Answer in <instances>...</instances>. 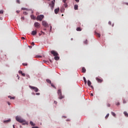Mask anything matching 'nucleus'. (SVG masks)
<instances>
[{"instance_id":"nucleus-1","label":"nucleus","mask_w":128,"mask_h":128,"mask_svg":"<svg viewBox=\"0 0 128 128\" xmlns=\"http://www.w3.org/2000/svg\"><path fill=\"white\" fill-rule=\"evenodd\" d=\"M16 120L17 122H20V124H22V122H26V121L24 119L21 118L20 117L18 116L16 117Z\"/></svg>"},{"instance_id":"nucleus-2","label":"nucleus","mask_w":128,"mask_h":128,"mask_svg":"<svg viewBox=\"0 0 128 128\" xmlns=\"http://www.w3.org/2000/svg\"><path fill=\"white\" fill-rule=\"evenodd\" d=\"M58 94L59 96L60 100H62L64 97L62 95V90L60 89L58 90Z\"/></svg>"},{"instance_id":"nucleus-3","label":"nucleus","mask_w":128,"mask_h":128,"mask_svg":"<svg viewBox=\"0 0 128 128\" xmlns=\"http://www.w3.org/2000/svg\"><path fill=\"white\" fill-rule=\"evenodd\" d=\"M44 18V15H38L37 16L36 20H40V22H42V20Z\"/></svg>"},{"instance_id":"nucleus-4","label":"nucleus","mask_w":128,"mask_h":128,"mask_svg":"<svg viewBox=\"0 0 128 128\" xmlns=\"http://www.w3.org/2000/svg\"><path fill=\"white\" fill-rule=\"evenodd\" d=\"M34 26L36 28H40V24L38 22H36L34 24Z\"/></svg>"},{"instance_id":"nucleus-5","label":"nucleus","mask_w":128,"mask_h":128,"mask_svg":"<svg viewBox=\"0 0 128 128\" xmlns=\"http://www.w3.org/2000/svg\"><path fill=\"white\" fill-rule=\"evenodd\" d=\"M30 86V88H31L32 90H34V92H38V88L30 86Z\"/></svg>"},{"instance_id":"nucleus-6","label":"nucleus","mask_w":128,"mask_h":128,"mask_svg":"<svg viewBox=\"0 0 128 128\" xmlns=\"http://www.w3.org/2000/svg\"><path fill=\"white\" fill-rule=\"evenodd\" d=\"M49 6L51 8L52 10H54V1H52V4H50Z\"/></svg>"},{"instance_id":"nucleus-7","label":"nucleus","mask_w":128,"mask_h":128,"mask_svg":"<svg viewBox=\"0 0 128 128\" xmlns=\"http://www.w3.org/2000/svg\"><path fill=\"white\" fill-rule=\"evenodd\" d=\"M51 54H53V56H58V54L54 50H52Z\"/></svg>"},{"instance_id":"nucleus-8","label":"nucleus","mask_w":128,"mask_h":128,"mask_svg":"<svg viewBox=\"0 0 128 128\" xmlns=\"http://www.w3.org/2000/svg\"><path fill=\"white\" fill-rule=\"evenodd\" d=\"M42 24L45 28H46V26H48V24L46 22V21H42Z\"/></svg>"},{"instance_id":"nucleus-9","label":"nucleus","mask_w":128,"mask_h":128,"mask_svg":"<svg viewBox=\"0 0 128 128\" xmlns=\"http://www.w3.org/2000/svg\"><path fill=\"white\" fill-rule=\"evenodd\" d=\"M58 12H60L59 8L54 10V13L56 14H58Z\"/></svg>"},{"instance_id":"nucleus-10","label":"nucleus","mask_w":128,"mask_h":128,"mask_svg":"<svg viewBox=\"0 0 128 128\" xmlns=\"http://www.w3.org/2000/svg\"><path fill=\"white\" fill-rule=\"evenodd\" d=\"M96 80H97V82H102V80L100 79V78H96Z\"/></svg>"},{"instance_id":"nucleus-11","label":"nucleus","mask_w":128,"mask_h":128,"mask_svg":"<svg viewBox=\"0 0 128 128\" xmlns=\"http://www.w3.org/2000/svg\"><path fill=\"white\" fill-rule=\"evenodd\" d=\"M32 36H36V30H33L32 32Z\"/></svg>"},{"instance_id":"nucleus-12","label":"nucleus","mask_w":128,"mask_h":128,"mask_svg":"<svg viewBox=\"0 0 128 128\" xmlns=\"http://www.w3.org/2000/svg\"><path fill=\"white\" fill-rule=\"evenodd\" d=\"M64 8L62 7L60 10V12H64Z\"/></svg>"},{"instance_id":"nucleus-13","label":"nucleus","mask_w":128,"mask_h":128,"mask_svg":"<svg viewBox=\"0 0 128 128\" xmlns=\"http://www.w3.org/2000/svg\"><path fill=\"white\" fill-rule=\"evenodd\" d=\"M55 60H60V57L58 56H55L54 58Z\"/></svg>"},{"instance_id":"nucleus-14","label":"nucleus","mask_w":128,"mask_h":128,"mask_svg":"<svg viewBox=\"0 0 128 128\" xmlns=\"http://www.w3.org/2000/svg\"><path fill=\"white\" fill-rule=\"evenodd\" d=\"M76 30H77V32H82V28H80V27H78L76 28Z\"/></svg>"},{"instance_id":"nucleus-15","label":"nucleus","mask_w":128,"mask_h":128,"mask_svg":"<svg viewBox=\"0 0 128 128\" xmlns=\"http://www.w3.org/2000/svg\"><path fill=\"white\" fill-rule=\"evenodd\" d=\"M90 84H92V82L90 80H88V86H90Z\"/></svg>"},{"instance_id":"nucleus-16","label":"nucleus","mask_w":128,"mask_h":128,"mask_svg":"<svg viewBox=\"0 0 128 128\" xmlns=\"http://www.w3.org/2000/svg\"><path fill=\"white\" fill-rule=\"evenodd\" d=\"M10 122V120L8 119V120H4V124H6V123H8V122Z\"/></svg>"},{"instance_id":"nucleus-17","label":"nucleus","mask_w":128,"mask_h":128,"mask_svg":"<svg viewBox=\"0 0 128 128\" xmlns=\"http://www.w3.org/2000/svg\"><path fill=\"white\" fill-rule=\"evenodd\" d=\"M86 72V68H84V67H83L82 68V72Z\"/></svg>"},{"instance_id":"nucleus-18","label":"nucleus","mask_w":128,"mask_h":128,"mask_svg":"<svg viewBox=\"0 0 128 128\" xmlns=\"http://www.w3.org/2000/svg\"><path fill=\"white\" fill-rule=\"evenodd\" d=\"M124 114L125 116H126V118H128V112H124Z\"/></svg>"},{"instance_id":"nucleus-19","label":"nucleus","mask_w":128,"mask_h":128,"mask_svg":"<svg viewBox=\"0 0 128 128\" xmlns=\"http://www.w3.org/2000/svg\"><path fill=\"white\" fill-rule=\"evenodd\" d=\"M95 34H96V36H98V38H100V34H98V33L96 32H95Z\"/></svg>"},{"instance_id":"nucleus-20","label":"nucleus","mask_w":128,"mask_h":128,"mask_svg":"<svg viewBox=\"0 0 128 128\" xmlns=\"http://www.w3.org/2000/svg\"><path fill=\"white\" fill-rule=\"evenodd\" d=\"M30 124L31 126H36V124H34V122H30Z\"/></svg>"},{"instance_id":"nucleus-21","label":"nucleus","mask_w":128,"mask_h":128,"mask_svg":"<svg viewBox=\"0 0 128 128\" xmlns=\"http://www.w3.org/2000/svg\"><path fill=\"white\" fill-rule=\"evenodd\" d=\"M46 82H48V84H52V81L48 79H47L46 80Z\"/></svg>"},{"instance_id":"nucleus-22","label":"nucleus","mask_w":128,"mask_h":128,"mask_svg":"<svg viewBox=\"0 0 128 128\" xmlns=\"http://www.w3.org/2000/svg\"><path fill=\"white\" fill-rule=\"evenodd\" d=\"M8 98H10V100H14V97H12V96H8Z\"/></svg>"},{"instance_id":"nucleus-23","label":"nucleus","mask_w":128,"mask_h":128,"mask_svg":"<svg viewBox=\"0 0 128 128\" xmlns=\"http://www.w3.org/2000/svg\"><path fill=\"white\" fill-rule=\"evenodd\" d=\"M83 80H84V82L85 84H86V78L84 77Z\"/></svg>"},{"instance_id":"nucleus-24","label":"nucleus","mask_w":128,"mask_h":128,"mask_svg":"<svg viewBox=\"0 0 128 128\" xmlns=\"http://www.w3.org/2000/svg\"><path fill=\"white\" fill-rule=\"evenodd\" d=\"M78 5H75V6H74V8L75 10H78Z\"/></svg>"},{"instance_id":"nucleus-25","label":"nucleus","mask_w":128,"mask_h":128,"mask_svg":"<svg viewBox=\"0 0 128 128\" xmlns=\"http://www.w3.org/2000/svg\"><path fill=\"white\" fill-rule=\"evenodd\" d=\"M31 18H32V20H36V16L34 15H31Z\"/></svg>"},{"instance_id":"nucleus-26","label":"nucleus","mask_w":128,"mask_h":128,"mask_svg":"<svg viewBox=\"0 0 128 128\" xmlns=\"http://www.w3.org/2000/svg\"><path fill=\"white\" fill-rule=\"evenodd\" d=\"M111 114H112V116H116V113L113 112H111Z\"/></svg>"},{"instance_id":"nucleus-27","label":"nucleus","mask_w":128,"mask_h":128,"mask_svg":"<svg viewBox=\"0 0 128 128\" xmlns=\"http://www.w3.org/2000/svg\"><path fill=\"white\" fill-rule=\"evenodd\" d=\"M108 116H110V114H106V116H105V118L106 120L108 118Z\"/></svg>"},{"instance_id":"nucleus-28","label":"nucleus","mask_w":128,"mask_h":128,"mask_svg":"<svg viewBox=\"0 0 128 128\" xmlns=\"http://www.w3.org/2000/svg\"><path fill=\"white\" fill-rule=\"evenodd\" d=\"M22 10H28V8H22Z\"/></svg>"},{"instance_id":"nucleus-29","label":"nucleus","mask_w":128,"mask_h":128,"mask_svg":"<svg viewBox=\"0 0 128 128\" xmlns=\"http://www.w3.org/2000/svg\"><path fill=\"white\" fill-rule=\"evenodd\" d=\"M50 84H51V86H52V88H56V87L54 86V84L51 83Z\"/></svg>"},{"instance_id":"nucleus-30","label":"nucleus","mask_w":128,"mask_h":128,"mask_svg":"<svg viewBox=\"0 0 128 128\" xmlns=\"http://www.w3.org/2000/svg\"><path fill=\"white\" fill-rule=\"evenodd\" d=\"M84 44H88V40H86L84 42Z\"/></svg>"},{"instance_id":"nucleus-31","label":"nucleus","mask_w":128,"mask_h":128,"mask_svg":"<svg viewBox=\"0 0 128 128\" xmlns=\"http://www.w3.org/2000/svg\"><path fill=\"white\" fill-rule=\"evenodd\" d=\"M16 2L17 4H20V0H16Z\"/></svg>"},{"instance_id":"nucleus-32","label":"nucleus","mask_w":128,"mask_h":128,"mask_svg":"<svg viewBox=\"0 0 128 128\" xmlns=\"http://www.w3.org/2000/svg\"><path fill=\"white\" fill-rule=\"evenodd\" d=\"M64 6L65 8H66L68 6V4H66V2H65V4H64Z\"/></svg>"},{"instance_id":"nucleus-33","label":"nucleus","mask_w":128,"mask_h":128,"mask_svg":"<svg viewBox=\"0 0 128 128\" xmlns=\"http://www.w3.org/2000/svg\"><path fill=\"white\" fill-rule=\"evenodd\" d=\"M18 72H19V74H22V70H19Z\"/></svg>"},{"instance_id":"nucleus-34","label":"nucleus","mask_w":128,"mask_h":128,"mask_svg":"<svg viewBox=\"0 0 128 128\" xmlns=\"http://www.w3.org/2000/svg\"><path fill=\"white\" fill-rule=\"evenodd\" d=\"M23 14H25V15L28 14V13H27L26 12H23Z\"/></svg>"},{"instance_id":"nucleus-35","label":"nucleus","mask_w":128,"mask_h":128,"mask_svg":"<svg viewBox=\"0 0 128 128\" xmlns=\"http://www.w3.org/2000/svg\"><path fill=\"white\" fill-rule=\"evenodd\" d=\"M22 76H26V74L24 73H22Z\"/></svg>"},{"instance_id":"nucleus-36","label":"nucleus","mask_w":128,"mask_h":128,"mask_svg":"<svg viewBox=\"0 0 128 128\" xmlns=\"http://www.w3.org/2000/svg\"><path fill=\"white\" fill-rule=\"evenodd\" d=\"M23 66H28V64H26V63H24L23 64Z\"/></svg>"},{"instance_id":"nucleus-37","label":"nucleus","mask_w":128,"mask_h":128,"mask_svg":"<svg viewBox=\"0 0 128 128\" xmlns=\"http://www.w3.org/2000/svg\"><path fill=\"white\" fill-rule=\"evenodd\" d=\"M123 103H124V104H126V101L124 100H123Z\"/></svg>"},{"instance_id":"nucleus-38","label":"nucleus","mask_w":128,"mask_h":128,"mask_svg":"<svg viewBox=\"0 0 128 128\" xmlns=\"http://www.w3.org/2000/svg\"><path fill=\"white\" fill-rule=\"evenodd\" d=\"M0 14H4V11L2 10H0Z\"/></svg>"},{"instance_id":"nucleus-39","label":"nucleus","mask_w":128,"mask_h":128,"mask_svg":"<svg viewBox=\"0 0 128 128\" xmlns=\"http://www.w3.org/2000/svg\"><path fill=\"white\" fill-rule=\"evenodd\" d=\"M31 44H32V46H34V42H32L31 43Z\"/></svg>"},{"instance_id":"nucleus-40","label":"nucleus","mask_w":128,"mask_h":128,"mask_svg":"<svg viewBox=\"0 0 128 128\" xmlns=\"http://www.w3.org/2000/svg\"><path fill=\"white\" fill-rule=\"evenodd\" d=\"M36 96H40V94L38 92V93H36Z\"/></svg>"},{"instance_id":"nucleus-41","label":"nucleus","mask_w":128,"mask_h":128,"mask_svg":"<svg viewBox=\"0 0 128 128\" xmlns=\"http://www.w3.org/2000/svg\"><path fill=\"white\" fill-rule=\"evenodd\" d=\"M54 104H58V102L54 101Z\"/></svg>"},{"instance_id":"nucleus-42","label":"nucleus","mask_w":128,"mask_h":128,"mask_svg":"<svg viewBox=\"0 0 128 128\" xmlns=\"http://www.w3.org/2000/svg\"><path fill=\"white\" fill-rule=\"evenodd\" d=\"M120 102H118L116 104V106H120Z\"/></svg>"},{"instance_id":"nucleus-43","label":"nucleus","mask_w":128,"mask_h":128,"mask_svg":"<svg viewBox=\"0 0 128 128\" xmlns=\"http://www.w3.org/2000/svg\"><path fill=\"white\" fill-rule=\"evenodd\" d=\"M40 32L42 34H44V32L41 31Z\"/></svg>"},{"instance_id":"nucleus-44","label":"nucleus","mask_w":128,"mask_h":128,"mask_svg":"<svg viewBox=\"0 0 128 128\" xmlns=\"http://www.w3.org/2000/svg\"><path fill=\"white\" fill-rule=\"evenodd\" d=\"M90 96H94V94L91 93V94H90Z\"/></svg>"},{"instance_id":"nucleus-45","label":"nucleus","mask_w":128,"mask_h":128,"mask_svg":"<svg viewBox=\"0 0 128 128\" xmlns=\"http://www.w3.org/2000/svg\"><path fill=\"white\" fill-rule=\"evenodd\" d=\"M22 40H25L26 38H24V37H22L21 38Z\"/></svg>"},{"instance_id":"nucleus-46","label":"nucleus","mask_w":128,"mask_h":128,"mask_svg":"<svg viewBox=\"0 0 128 128\" xmlns=\"http://www.w3.org/2000/svg\"><path fill=\"white\" fill-rule=\"evenodd\" d=\"M76 2H80V0H75Z\"/></svg>"},{"instance_id":"nucleus-47","label":"nucleus","mask_w":128,"mask_h":128,"mask_svg":"<svg viewBox=\"0 0 128 128\" xmlns=\"http://www.w3.org/2000/svg\"><path fill=\"white\" fill-rule=\"evenodd\" d=\"M8 102V106H10V102Z\"/></svg>"},{"instance_id":"nucleus-48","label":"nucleus","mask_w":128,"mask_h":128,"mask_svg":"<svg viewBox=\"0 0 128 128\" xmlns=\"http://www.w3.org/2000/svg\"><path fill=\"white\" fill-rule=\"evenodd\" d=\"M108 24H110H110H112V22H108Z\"/></svg>"},{"instance_id":"nucleus-49","label":"nucleus","mask_w":128,"mask_h":128,"mask_svg":"<svg viewBox=\"0 0 128 128\" xmlns=\"http://www.w3.org/2000/svg\"><path fill=\"white\" fill-rule=\"evenodd\" d=\"M108 107L110 106V104H108Z\"/></svg>"},{"instance_id":"nucleus-50","label":"nucleus","mask_w":128,"mask_h":128,"mask_svg":"<svg viewBox=\"0 0 128 128\" xmlns=\"http://www.w3.org/2000/svg\"><path fill=\"white\" fill-rule=\"evenodd\" d=\"M27 78H30V75H26Z\"/></svg>"},{"instance_id":"nucleus-51","label":"nucleus","mask_w":128,"mask_h":128,"mask_svg":"<svg viewBox=\"0 0 128 128\" xmlns=\"http://www.w3.org/2000/svg\"><path fill=\"white\" fill-rule=\"evenodd\" d=\"M37 58H42V56H38Z\"/></svg>"},{"instance_id":"nucleus-52","label":"nucleus","mask_w":128,"mask_h":128,"mask_svg":"<svg viewBox=\"0 0 128 128\" xmlns=\"http://www.w3.org/2000/svg\"><path fill=\"white\" fill-rule=\"evenodd\" d=\"M26 124V122L23 123L22 124Z\"/></svg>"},{"instance_id":"nucleus-53","label":"nucleus","mask_w":128,"mask_h":128,"mask_svg":"<svg viewBox=\"0 0 128 128\" xmlns=\"http://www.w3.org/2000/svg\"><path fill=\"white\" fill-rule=\"evenodd\" d=\"M21 19H22V20H24V18L23 17H22Z\"/></svg>"},{"instance_id":"nucleus-54","label":"nucleus","mask_w":128,"mask_h":128,"mask_svg":"<svg viewBox=\"0 0 128 128\" xmlns=\"http://www.w3.org/2000/svg\"><path fill=\"white\" fill-rule=\"evenodd\" d=\"M53 2H56V0H53Z\"/></svg>"},{"instance_id":"nucleus-55","label":"nucleus","mask_w":128,"mask_h":128,"mask_svg":"<svg viewBox=\"0 0 128 128\" xmlns=\"http://www.w3.org/2000/svg\"><path fill=\"white\" fill-rule=\"evenodd\" d=\"M44 30H46V28H44Z\"/></svg>"},{"instance_id":"nucleus-56","label":"nucleus","mask_w":128,"mask_h":128,"mask_svg":"<svg viewBox=\"0 0 128 128\" xmlns=\"http://www.w3.org/2000/svg\"><path fill=\"white\" fill-rule=\"evenodd\" d=\"M16 12H18V11L17 10V11H16Z\"/></svg>"},{"instance_id":"nucleus-57","label":"nucleus","mask_w":128,"mask_h":128,"mask_svg":"<svg viewBox=\"0 0 128 128\" xmlns=\"http://www.w3.org/2000/svg\"><path fill=\"white\" fill-rule=\"evenodd\" d=\"M13 128H14V125H13Z\"/></svg>"},{"instance_id":"nucleus-58","label":"nucleus","mask_w":128,"mask_h":128,"mask_svg":"<svg viewBox=\"0 0 128 128\" xmlns=\"http://www.w3.org/2000/svg\"><path fill=\"white\" fill-rule=\"evenodd\" d=\"M126 4H127V6H128V3H126Z\"/></svg>"},{"instance_id":"nucleus-59","label":"nucleus","mask_w":128,"mask_h":128,"mask_svg":"<svg viewBox=\"0 0 128 128\" xmlns=\"http://www.w3.org/2000/svg\"><path fill=\"white\" fill-rule=\"evenodd\" d=\"M62 16H64V14H62Z\"/></svg>"},{"instance_id":"nucleus-60","label":"nucleus","mask_w":128,"mask_h":128,"mask_svg":"<svg viewBox=\"0 0 128 128\" xmlns=\"http://www.w3.org/2000/svg\"><path fill=\"white\" fill-rule=\"evenodd\" d=\"M50 60V62H52V60Z\"/></svg>"},{"instance_id":"nucleus-61","label":"nucleus","mask_w":128,"mask_h":128,"mask_svg":"<svg viewBox=\"0 0 128 128\" xmlns=\"http://www.w3.org/2000/svg\"><path fill=\"white\" fill-rule=\"evenodd\" d=\"M39 35H40V36H42V34H39Z\"/></svg>"},{"instance_id":"nucleus-62","label":"nucleus","mask_w":128,"mask_h":128,"mask_svg":"<svg viewBox=\"0 0 128 128\" xmlns=\"http://www.w3.org/2000/svg\"><path fill=\"white\" fill-rule=\"evenodd\" d=\"M17 76H18V75H17Z\"/></svg>"},{"instance_id":"nucleus-63","label":"nucleus","mask_w":128,"mask_h":128,"mask_svg":"<svg viewBox=\"0 0 128 128\" xmlns=\"http://www.w3.org/2000/svg\"><path fill=\"white\" fill-rule=\"evenodd\" d=\"M91 88H92V86H91Z\"/></svg>"}]
</instances>
